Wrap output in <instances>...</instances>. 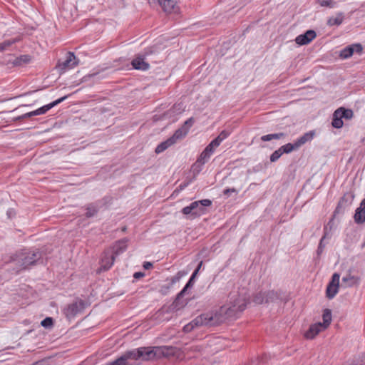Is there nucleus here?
Here are the masks:
<instances>
[{"label": "nucleus", "instance_id": "obj_1", "mask_svg": "<svg viewBox=\"0 0 365 365\" xmlns=\"http://www.w3.org/2000/svg\"><path fill=\"white\" fill-rule=\"evenodd\" d=\"M248 298L247 289L245 287H234L228 295L226 304L215 309V311L197 316L183 327V331L187 333L198 327L217 326L228 319L237 317L245 309Z\"/></svg>", "mask_w": 365, "mask_h": 365}, {"label": "nucleus", "instance_id": "obj_2", "mask_svg": "<svg viewBox=\"0 0 365 365\" xmlns=\"http://www.w3.org/2000/svg\"><path fill=\"white\" fill-rule=\"evenodd\" d=\"M140 359L150 361L157 358L168 357L175 354L176 348L171 346L139 347Z\"/></svg>", "mask_w": 365, "mask_h": 365}, {"label": "nucleus", "instance_id": "obj_3", "mask_svg": "<svg viewBox=\"0 0 365 365\" xmlns=\"http://www.w3.org/2000/svg\"><path fill=\"white\" fill-rule=\"evenodd\" d=\"M127 239H123L118 241L113 247L112 253L104 254L100 262L99 272H107L110 267L113 265L115 257L122 252H123L127 248Z\"/></svg>", "mask_w": 365, "mask_h": 365}, {"label": "nucleus", "instance_id": "obj_4", "mask_svg": "<svg viewBox=\"0 0 365 365\" xmlns=\"http://www.w3.org/2000/svg\"><path fill=\"white\" fill-rule=\"evenodd\" d=\"M211 200L208 199L195 201L182 208V213L185 215H190L193 218L199 217L204 213L205 207L211 205Z\"/></svg>", "mask_w": 365, "mask_h": 365}, {"label": "nucleus", "instance_id": "obj_5", "mask_svg": "<svg viewBox=\"0 0 365 365\" xmlns=\"http://www.w3.org/2000/svg\"><path fill=\"white\" fill-rule=\"evenodd\" d=\"M41 258V252L38 250H29L22 252L18 258V263L22 269H26L31 265L34 264Z\"/></svg>", "mask_w": 365, "mask_h": 365}, {"label": "nucleus", "instance_id": "obj_6", "mask_svg": "<svg viewBox=\"0 0 365 365\" xmlns=\"http://www.w3.org/2000/svg\"><path fill=\"white\" fill-rule=\"evenodd\" d=\"M140 352L139 349H133L123 353L120 357L112 361L114 365H139L138 363L130 361V360L137 361L140 359Z\"/></svg>", "mask_w": 365, "mask_h": 365}, {"label": "nucleus", "instance_id": "obj_7", "mask_svg": "<svg viewBox=\"0 0 365 365\" xmlns=\"http://www.w3.org/2000/svg\"><path fill=\"white\" fill-rule=\"evenodd\" d=\"M85 309V302L81 299H76L71 304H68L63 309V313L66 318L72 319Z\"/></svg>", "mask_w": 365, "mask_h": 365}, {"label": "nucleus", "instance_id": "obj_8", "mask_svg": "<svg viewBox=\"0 0 365 365\" xmlns=\"http://www.w3.org/2000/svg\"><path fill=\"white\" fill-rule=\"evenodd\" d=\"M66 98H67V96H63L62 98H60L49 104H47L46 106H43L38 108L36 110L29 112V113L21 115V118L23 119H26V118H31V117H33L35 115H43V114L46 113L48 110H50L51 108L54 107L55 106L63 102Z\"/></svg>", "mask_w": 365, "mask_h": 365}, {"label": "nucleus", "instance_id": "obj_9", "mask_svg": "<svg viewBox=\"0 0 365 365\" xmlns=\"http://www.w3.org/2000/svg\"><path fill=\"white\" fill-rule=\"evenodd\" d=\"M78 61H77L75 55L71 52H68L66 55V59L62 62H58L56 68L61 73H64L67 70L73 68L78 65Z\"/></svg>", "mask_w": 365, "mask_h": 365}, {"label": "nucleus", "instance_id": "obj_10", "mask_svg": "<svg viewBox=\"0 0 365 365\" xmlns=\"http://www.w3.org/2000/svg\"><path fill=\"white\" fill-rule=\"evenodd\" d=\"M194 121L195 120L193 118H188L182 125V127L175 132L173 136L170 138V139L173 140L174 144L177 142L178 140L182 139L187 135L190 128L193 125Z\"/></svg>", "mask_w": 365, "mask_h": 365}, {"label": "nucleus", "instance_id": "obj_11", "mask_svg": "<svg viewBox=\"0 0 365 365\" xmlns=\"http://www.w3.org/2000/svg\"><path fill=\"white\" fill-rule=\"evenodd\" d=\"M197 276V275H191V277L190 278L184 288L178 294L176 299L173 304L175 309H179L185 304V302H182L181 299L183 297L187 289L192 287Z\"/></svg>", "mask_w": 365, "mask_h": 365}, {"label": "nucleus", "instance_id": "obj_12", "mask_svg": "<svg viewBox=\"0 0 365 365\" xmlns=\"http://www.w3.org/2000/svg\"><path fill=\"white\" fill-rule=\"evenodd\" d=\"M197 276V275H191V277L190 278L184 288L178 294L176 299L173 304L175 309H179L185 304V302H182L181 299L183 297L187 289L192 287Z\"/></svg>", "mask_w": 365, "mask_h": 365}, {"label": "nucleus", "instance_id": "obj_13", "mask_svg": "<svg viewBox=\"0 0 365 365\" xmlns=\"http://www.w3.org/2000/svg\"><path fill=\"white\" fill-rule=\"evenodd\" d=\"M339 280L340 275H332L331 280L328 284L326 289V295L328 299H333L337 294L339 287H341Z\"/></svg>", "mask_w": 365, "mask_h": 365}, {"label": "nucleus", "instance_id": "obj_14", "mask_svg": "<svg viewBox=\"0 0 365 365\" xmlns=\"http://www.w3.org/2000/svg\"><path fill=\"white\" fill-rule=\"evenodd\" d=\"M363 47L360 43H355L346 46L340 51V57L341 58H348L351 57L354 53H360L362 51Z\"/></svg>", "mask_w": 365, "mask_h": 365}, {"label": "nucleus", "instance_id": "obj_15", "mask_svg": "<svg viewBox=\"0 0 365 365\" xmlns=\"http://www.w3.org/2000/svg\"><path fill=\"white\" fill-rule=\"evenodd\" d=\"M316 37V33L313 30H308L305 34L299 35L295 41L299 45H306Z\"/></svg>", "mask_w": 365, "mask_h": 365}, {"label": "nucleus", "instance_id": "obj_16", "mask_svg": "<svg viewBox=\"0 0 365 365\" xmlns=\"http://www.w3.org/2000/svg\"><path fill=\"white\" fill-rule=\"evenodd\" d=\"M354 198V195L353 192H349L345 193L344 196L341 198L338 204V206L336 209V212H339L341 209L349 206L352 203Z\"/></svg>", "mask_w": 365, "mask_h": 365}, {"label": "nucleus", "instance_id": "obj_17", "mask_svg": "<svg viewBox=\"0 0 365 365\" xmlns=\"http://www.w3.org/2000/svg\"><path fill=\"white\" fill-rule=\"evenodd\" d=\"M133 68L141 71H146L149 68V63L145 61L143 56H136L131 63Z\"/></svg>", "mask_w": 365, "mask_h": 365}, {"label": "nucleus", "instance_id": "obj_18", "mask_svg": "<svg viewBox=\"0 0 365 365\" xmlns=\"http://www.w3.org/2000/svg\"><path fill=\"white\" fill-rule=\"evenodd\" d=\"M323 329H324V328L321 322L314 324L311 325L309 329L305 332L304 336L307 339H312Z\"/></svg>", "mask_w": 365, "mask_h": 365}, {"label": "nucleus", "instance_id": "obj_19", "mask_svg": "<svg viewBox=\"0 0 365 365\" xmlns=\"http://www.w3.org/2000/svg\"><path fill=\"white\" fill-rule=\"evenodd\" d=\"M354 221L359 224L365 222V198L361 202L359 207L356 210Z\"/></svg>", "mask_w": 365, "mask_h": 365}, {"label": "nucleus", "instance_id": "obj_20", "mask_svg": "<svg viewBox=\"0 0 365 365\" xmlns=\"http://www.w3.org/2000/svg\"><path fill=\"white\" fill-rule=\"evenodd\" d=\"M215 148V147L212 143H210L201 153L197 162L201 164H205L210 158Z\"/></svg>", "mask_w": 365, "mask_h": 365}, {"label": "nucleus", "instance_id": "obj_21", "mask_svg": "<svg viewBox=\"0 0 365 365\" xmlns=\"http://www.w3.org/2000/svg\"><path fill=\"white\" fill-rule=\"evenodd\" d=\"M359 278L356 275H345L341 279V287H349L358 283Z\"/></svg>", "mask_w": 365, "mask_h": 365}, {"label": "nucleus", "instance_id": "obj_22", "mask_svg": "<svg viewBox=\"0 0 365 365\" xmlns=\"http://www.w3.org/2000/svg\"><path fill=\"white\" fill-rule=\"evenodd\" d=\"M314 135L315 132L314 130H311L309 132L304 133L303 135H302L300 138H299L297 140L294 141L296 147H298V148H299L306 143L311 141Z\"/></svg>", "mask_w": 365, "mask_h": 365}, {"label": "nucleus", "instance_id": "obj_23", "mask_svg": "<svg viewBox=\"0 0 365 365\" xmlns=\"http://www.w3.org/2000/svg\"><path fill=\"white\" fill-rule=\"evenodd\" d=\"M353 111L351 109H346L341 107L336 110V115L341 116L342 118L351 119L353 117Z\"/></svg>", "mask_w": 365, "mask_h": 365}, {"label": "nucleus", "instance_id": "obj_24", "mask_svg": "<svg viewBox=\"0 0 365 365\" xmlns=\"http://www.w3.org/2000/svg\"><path fill=\"white\" fill-rule=\"evenodd\" d=\"M344 20V15L342 13H338L336 16L330 17L327 21V24L330 26H339Z\"/></svg>", "mask_w": 365, "mask_h": 365}, {"label": "nucleus", "instance_id": "obj_25", "mask_svg": "<svg viewBox=\"0 0 365 365\" xmlns=\"http://www.w3.org/2000/svg\"><path fill=\"white\" fill-rule=\"evenodd\" d=\"M230 133L229 131L222 130L216 138L211 141L210 143L217 148L225 139H226L230 135Z\"/></svg>", "mask_w": 365, "mask_h": 365}, {"label": "nucleus", "instance_id": "obj_26", "mask_svg": "<svg viewBox=\"0 0 365 365\" xmlns=\"http://www.w3.org/2000/svg\"><path fill=\"white\" fill-rule=\"evenodd\" d=\"M158 1L163 10L167 12L171 11L176 4L175 0H158Z\"/></svg>", "mask_w": 365, "mask_h": 365}, {"label": "nucleus", "instance_id": "obj_27", "mask_svg": "<svg viewBox=\"0 0 365 365\" xmlns=\"http://www.w3.org/2000/svg\"><path fill=\"white\" fill-rule=\"evenodd\" d=\"M173 144H174V143H173V140L170 138H168L167 140L161 143L160 144H159L157 146V148H155V153H160Z\"/></svg>", "mask_w": 365, "mask_h": 365}, {"label": "nucleus", "instance_id": "obj_28", "mask_svg": "<svg viewBox=\"0 0 365 365\" xmlns=\"http://www.w3.org/2000/svg\"><path fill=\"white\" fill-rule=\"evenodd\" d=\"M323 322L322 323L323 325V327L326 329L329 324L331 321V312L330 309H325L324 311L323 315Z\"/></svg>", "mask_w": 365, "mask_h": 365}, {"label": "nucleus", "instance_id": "obj_29", "mask_svg": "<svg viewBox=\"0 0 365 365\" xmlns=\"http://www.w3.org/2000/svg\"><path fill=\"white\" fill-rule=\"evenodd\" d=\"M285 136V134L284 133H273V134H268L265 135H262L261 137V140L264 142L265 141H269L272 140H277L280 139L282 138H284Z\"/></svg>", "mask_w": 365, "mask_h": 365}, {"label": "nucleus", "instance_id": "obj_30", "mask_svg": "<svg viewBox=\"0 0 365 365\" xmlns=\"http://www.w3.org/2000/svg\"><path fill=\"white\" fill-rule=\"evenodd\" d=\"M279 298V294L274 291L266 292L265 303L276 302Z\"/></svg>", "mask_w": 365, "mask_h": 365}, {"label": "nucleus", "instance_id": "obj_31", "mask_svg": "<svg viewBox=\"0 0 365 365\" xmlns=\"http://www.w3.org/2000/svg\"><path fill=\"white\" fill-rule=\"evenodd\" d=\"M31 61V57L29 55H22L15 59L14 64L15 66H21L23 63H28Z\"/></svg>", "mask_w": 365, "mask_h": 365}, {"label": "nucleus", "instance_id": "obj_32", "mask_svg": "<svg viewBox=\"0 0 365 365\" xmlns=\"http://www.w3.org/2000/svg\"><path fill=\"white\" fill-rule=\"evenodd\" d=\"M332 126L336 128H341L343 126L342 117L336 115V110L333 114Z\"/></svg>", "mask_w": 365, "mask_h": 365}, {"label": "nucleus", "instance_id": "obj_33", "mask_svg": "<svg viewBox=\"0 0 365 365\" xmlns=\"http://www.w3.org/2000/svg\"><path fill=\"white\" fill-rule=\"evenodd\" d=\"M266 292H259L257 293L253 298V301L255 304H261L265 303Z\"/></svg>", "mask_w": 365, "mask_h": 365}, {"label": "nucleus", "instance_id": "obj_34", "mask_svg": "<svg viewBox=\"0 0 365 365\" xmlns=\"http://www.w3.org/2000/svg\"><path fill=\"white\" fill-rule=\"evenodd\" d=\"M282 153H289L294 150L299 149L296 147L295 142L294 143H287L279 148Z\"/></svg>", "mask_w": 365, "mask_h": 365}, {"label": "nucleus", "instance_id": "obj_35", "mask_svg": "<svg viewBox=\"0 0 365 365\" xmlns=\"http://www.w3.org/2000/svg\"><path fill=\"white\" fill-rule=\"evenodd\" d=\"M16 41V39H9L0 43V52L6 50Z\"/></svg>", "mask_w": 365, "mask_h": 365}, {"label": "nucleus", "instance_id": "obj_36", "mask_svg": "<svg viewBox=\"0 0 365 365\" xmlns=\"http://www.w3.org/2000/svg\"><path fill=\"white\" fill-rule=\"evenodd\" d=\"M41 324L46 329H51L53 326V319L52 317H46L41 321Z\"/></svg>", "mask_w": 365, "mask_h": 365}, {"label": "nucleus", "instance_id": "obj_37", "mask_svg": "<svg viewBox=\"0 0 365 365\" xmlns=\"http://www.w3.org/2000/svg\"><path fill=\"white\" fill-rule=\"evenodd\" d=\"M318 2L321 6L334 8L336 6V2L333 0H319Z\"/></svg>", "mask_w": 365, "mask_h": 365}, {"label": "nucleus", "instance_id": "obj_38", "mask_svg": "<svg viewBox=\"0 0 365 365\" xmlns=\"http://www.w3.org/2000/svg\"><path fill=\"white\" fill-rule=\"evenodd\" d=\"M282 152L281 151L280 148L275 150L270 156V161L271 162H275L277 161L282 155Z\"/></svg>", "mask_w": 365, "mask_h": 365}, {"label": "nucleus", "instance_id": "obj_39", "mask_svg": "<svg viewBox=\"0 0 365 365\" xmlns=\"http://www.w3.org/2000/svg\"><path fill=\"white\" fill-rule=\"evenodd\" d=\"M86 210V215L87 217H93L97 212L96 207L94 205H89Z\"/></svg>", "mask_w": 365, "mask_h": 365}, {"label": "nucleus", "instance_id": "obj_40", "mask_svg": "<svg viewBox=\"0 0 365 365\" xmlns=\"http://www.w3.org/2000/svg\"><path fill=\"white\" fill-rule=\"evenodd\" d=\"M232 192H237V190L235 188H227L223 191V193L225 195H229L230 193Z\"/></svg>", "mask_w": 365, "mask_h": 365}, {"label": "nucleus", "instance_id": "obj_41", "mask_svg": "<svg viewBox=\"0 0 365 365\" xmlns=\"http://www.w3.org/2000/svg\"><path fill=\"white\" fill-rule=\"evenodd\" d=\"M143 268L145 269V270H148L149 269H150L152 267H153V263L150 262H145L143 263Z\"/></svg>", "mask_w": 365, "mask_h": 365}, {"label": "nucleus", "instance_id": "obj_42", "mask_svg": "<svg viewBox=\"0 0 365 365\" xmlns=\"http://www.w3.org/2000/svg\"><path fill=\"white\" fill-rule=\"evenodd\" d=\"M202 263V262H200L198 264L197 267H196V269L193 271V272L192 274H198V272L200 271V269L201 267Z\"/></svg>", "mask_w": 365, "mask_h": 365}, {"label": "nucleus", "instance_id": "obj_43", "mask_svg": "<svg viewBox=\"0 0 365 365\" xmlns=\"http://www.w3.org/2000/svg\"><path fill=\"white\" fill-rule=\"evenodd\" d=\"M173 281L169 283V284L166 287V289H168L170 286L173 285ZM163 288L164 287H162V289L160 290V292L163 294H166L167 292V290H163Z\"/></svg>", "mask_w": 365, "mask_h": 365}, {"label": "nucleus", "instance_id": "obj_44", "mask_svg": "<svg viewBox=\"0 0 365 365\" xmlns=\"http://www.w3.org/2000/svg\"><path fill=\"white\" fill-rule=\"evenodd\" d=\"M323 240H324V237L320 241V243H319V245L318 247V250H317V252H320L322 251V248H323V246H322V242H323Z\"/></svg>", "mask_w": 365, "mask_h": 365}, {"label": "nucleus", "instance_id": "obj_45", "mask_svg": "<svg viewBox=\"0 0 365 365\" xmlns=\"http://www.w3.org/2000/svg\"><path fill=\"white\" fill-rule=\"evenodd\" d=\"M21 120H24V119L21 118V115H19V116L16 117V118H14V121Z\"/></svg>", "mask_w": 365, "mask_h": 365}, {"label": "nucleus", "instance_id": "obj_46", "mask_svg": "<svg viewBox=\"0 0 365 365\" xmlns=\"http://www.w3.org/2000/svg\"><path fill=\"white\" fill-rule=\"evenodd\" d=\"M144 275H133V277L135 278V279H140L141 277H143Z\"/></svg>", "mask_w": 365, "mask_h": 365}, {"label": "nucleus", "instance_id": "obj_47", "mask_svg": "<svg viewBox=\"0 0 365 365\" xmlns=\"http://www.w3.org/2000/svg\"><path fill=\"white\" fill-rule=\"evenodd\" d=\"M11 212H12V211H11V210H9V211L7 212V215H8L9 217H11Z\"/></svg>", "mask_w": 365, "mask_h": 365}, {"label": "nucleus", "instance_id": "obj_48", "mask_svg": "<svg viewBox=\"0 0 365 365\" xmlns=\"http://www.w3.org/2000/svg\"><path fill=\"white\" fill-rule=\"evenodd\" d=\"M134 274H143V273H142V272H135Z\"/></svg>", "mask_w": 365, "mask_h": 365}, {"label": "nucleus", "instance_id": "obj_49", "mask_svg": "<svg viewBox=\"0 0 365 365\" xmlns=\"http://www.w3.org/2000/svg\"><path fill=\"white\" fill-rule=\"evenodd\" d=\"M107 365H114V364H113L110 363V364H107Z\"/></svg>", "mask_w": 365, "mask_h": 365}]
</instances>
